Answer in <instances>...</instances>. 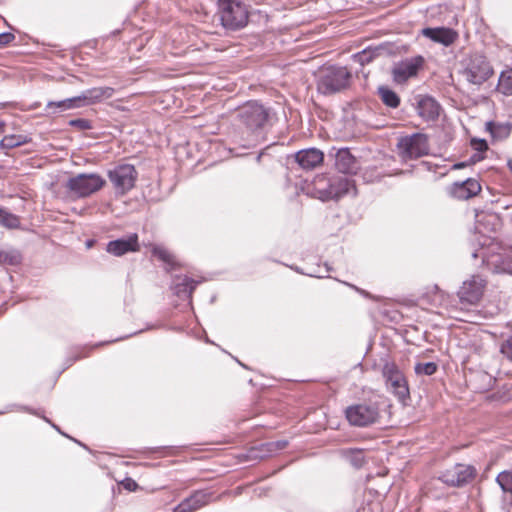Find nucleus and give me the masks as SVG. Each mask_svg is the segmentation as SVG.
I'll list each match as a JSON object with an SVG mask.
<instances>
[{"label": "nucleus", "mask_w": 512, "mask_h": 512, "mask_svg": "<svg viewBox=\"0 0 512 512\" xmlns=\"http://www.w3.org/2000/svg\"><path fill=\"white\" fill-rule=\"evenodd\" d=\"M352 75L346 67L329 66L321 70L317 89L324 95H331L349 87Z\"/></svg>", "instance_id": "obj_1"}, {"label": "nucleus", "mask_w": 512, "mask_h": 512, "mask_svg": "<svg viewBox=\"0 0 512 512\" xmlns=\"http://www.w3.org/2000/svg\"><path fill=\"white\" fill-rule=\"evenodd\" d=\"M222 25L230 30H238L248 23L249 12L246 5L239 0H218Z\"/></svg>", "instance_id": "obj_2"}, {"label": "nucleus", "mask_w": 512, "mask_h": 512, "mask_svg": "<svg viewBox=\"0 0 512 512\" xmlns=\"http://www.w3.org/2000/svg\"><path fill=\"white\" fill-rule=\"evenodd\" d=\"M345 416L350 425L367 427L379 421L380 407L376 401L368 399L348 406L345 409Z\"/></svg>", "instance_id": "obj_3"}, {"label": "nucleus", "mask_w": 512, "mask_h": 512, "mask_svg": "<svg viewBox=\"0 0 512 512\" xmlns=\"http://www.w3.org/2000/svg\"><path fill=\"white\" fill-rule=\"evenodd\" d=\"M396 147L402 160L418 159L429 154V136L421 132L405 135L398 139Z\"/></svg>", "instance_id": "obj_4"}, {"label": "nucleus", "mask_w": 512, "mask_h": 512, "mask_svg": "<svg viewBox=\"0 0 512 512\" xmlns=\"http://www.w3.org/2000/svg\"><path fill=\"white\" fill-rule=\"evenodd\" d=\"M314 196L326 201L339 199L348 194L351 189H355L353 183L344 177L334 178L329 181L324 175H319L314 179Z\"/></svg>", "instance_id": "obj_5"}, {"label": "nucleus", "mask_w": 512, "mask_h": 512, "mask_svg": "<svg viewBox=\"0 0 512 512\" xmlns=\"http://www.w3.org/2000/svg\"><path fill=\"white\" fill-rule=\"evenodd\" d=\"M382 376L386 386L397 399L406 403L410 399V390L407 378L394 361H387L382 368Z\"/></svg>", "instance_id": "obj_6"}, {"label": "nucleus", "mask_w": 512, "mask_h": 512, "mask_svg": "<svg viewBox=\"0 0 512 512\" xmlns=\"http://www.w3.org/2000/svg\"><path fill=\"white\" fill-rule=\"evenodd\" d=\"M105 180L97 174H79L70 178L66 188L78 197H86L100 190Z\"/></svg>", "instance_id": "obj_7"}, {"label": "nucleus", "mask_w": 512, "mask_h": 512, "mask_svg": "<svg viewBox=\"0 0 512 512\" xmlns=\"http://www.w3.org/2000/svg\"><path fill=\"white\" fill-rule=\"evenodd\" d=\"M104 96V92L100 88H94L84 92L80 96L64 99L61 101H50L46 105L47 113L55 114L58 111H65L73 108H78L85 103H91L99 100Z\"/></svg>", "instance_id": "obj_8"}, {"label": "nucleus", "mask_w": 512, "mask_h": 512, "mask_svg": "<svg viewBox=\"0 0 512 512\" xmlns=\"http://www.w3.org/2000/svg\"><path fill=\"white\" fill-rule=\"evenodd\" d=\"M477 475L474 466L468 464L457 463L447 468L441 475L440 479L451 487H462L470 483Z\"/></svg>", "instance_id": "obj_9"}, {"label": "nucleus", "mask_w": 512, "mask_h": 512, "mask_svg": "<svg viewBox=\"0 0 512 512\" xmlns=\"http://www.w3.org/2000/svg\"><path fill=\"white\" fill-rule=\"evenodd\" d=\"M243 124L250 130L261 129L267 122L268 111L257 102L246 103L239 114Z\"/></svg>", "instance_id": "obj_10"}, {"label": "nucleus", "mask_w": 512, "mask_h": 512, "mask_svg": "<svg viewBox=\"0 0 512 512\" xmlns=\"http://www.w3.org/2000/svg\"><path fill=\"white\" fill-rule=\"evenodd\" d=\"M466 79L475 85H481L493 75V69L484 56L476 55L464 71Z\"/></svg>", "instance_id": "obj_11"}, {"label": "nucleus", "mask_w": 512, "mask_h": 512, "mask_svg": "<svg viewBox=\"0 0 512 512\" xmlns=\"http://www.w3.org/2000/svg\"><path fill=\"white\" fill-rule=\"evenodd\" d=\"M485 287V280L478 275H473L470 279L464 281L458 290L457 294L460 302L470 305L477 304L484 294Z\"/></svg>", "instance_id": "obj_12"}, {"label": "nucleus", "mask_w": 512, "mask_h": 512, "mask_svg": "<svg viewBox=\"0 0 512 512\" xmlns=\"http://www.w3.org/2000/svg\"><path fill=\"white\" fill-rule=\"evenodd\" d=\"M423 64L424 58L422 56H416L399 63L392 71L394 81L398 84H404L410 78L416 77Z\"/></svg>", "instance_id": "obj_13"}, {"label": "nucleus", "mask_w": 512, "mask_h": 512, "mask_svg": "<svg viewBox=\"0 0 512 512\" xmlns=\"http://www.w3.org/2000/svg\"><path fill=\"white\" fill-rule=\"evenodd\" d=\"M482 190L481 184L474 178L455 182L449 187V193L458 200H468L477 196Z\"/></svg>", "instance_id": "obj_14"}, {"label": "nucleus", "mask_w": 512, "mask_h": 512, "mask_svg": "<svg viewBox=\"0 0 512 512\" xmlns=\"http://www.w3.org/2000/svg\"><path fill=\"white\" fill-rule=\"evenodd\" d=\"M421 34L433 42L440 43L444 46L452 45L459 37L457 31L447 27H427L422 29Z\"/></svg>", "instance_id": "obj_15"}, {"label": "nucleus", "mask_w": 512, "mask_h": 512, "mask_svg": "<svg viewBox=\"0 0 512 512\" xmlns=\"http://www.w3.org/2000/svg\"><path fill=\"white\" fill-rule=\"evenodd\" d=\"M295 160L301 168L312 170L323 163L324 153L316 148L303 149L295 154Z\"/></svg>", "instance_id": "obj_16"}, {"label": "nucleus", "mask_w": 512, "mask_h": 512, "mask_svg": "<svg viewBox=\"0 0 512 512\" xmlns=\"http://www.w3.org/2000/svg\"><path fill=\"white\" fill-rule=\"evenodd\" d=\"M335 167L343 174H355L358 170V162L348 148H342L336 153Z\"/></svg>", "instance_id": "obj_17"}, {"label": "nucleus", "mask_w": 512, "mask_h": 512, "mask_svg": "<svg viewBox=\"0 0 512 512\" xmlns=\"http://www.w3.org/2000/svg\"><path fill=\"white\" fill-rule=\"evenodd\" d=\"M416 109L421 118L435 120L439 116L440 105L430 96H419Z\"/></svg>", "instance_id": "obj_18"}, {"label": "nucleus", "mask_w": 512, "mask_h": 512, "mask_svg": "<svg viewBox=\"0 0 512 512\" xmlns=\"http://www.w3.org/2000/svg\"><path fill=\"white\" fill-rule=\"evenodd\" d=\"M109 179L121 195L125 194V183L128 179V166L119 165L109 171Z\"/></svg>", "instance_id": "obj_19"}, {"label": "nucleus", "mask_w": 512, "mask_h": 512, "mask_svg": "<svg viewBox=\"0 0 512 512\" xmlns=\"http://www.w3.org/2000/svg\"><path fill=\"white\" fill-rule=\"evenodd\" d=\"M151 253L158 260L166 264L169 268L174 269L178 266L176 257L166 247L160 245H151Z\"/></svg>", "instance_id": "obj_20"}, {"label": "nucleus", "mask_w": 512, "mask_h": 512, "mask_svg": "<svg viewBox=\"0 0 512 512\" xmlns=\"http://www.w3.org/2000/svg\"><path fill=\"white\" fill-rule=\"evenodd\" d=\"M445 298V292L436 284L427 286L422 294V299L432 305H441L445 301Z\"/></svg>", "instance_id": "obj_21"}, {"label": "nucleus", "mask_w": 512, "mask_h": 512, "mask_svg": "<svg viewBox=\"0 0 512 512\" xmlns=\"http://www.w3.org/2000/svg\"><path fill=\"white\" fill-rule=\"evenodd\" d=\"M377 94L387 107L397 108L400 105V97L396 92L386 86H380L377 90Z\"/></svg>", "instance_id": "obj_22"}, {"label": "nucleus", "mask_w": 512, "mask_h": 512, "mask_svg": "<svg viewBox=\"0 0 512 512\" xmlns=\"http://www.w3.org/2000/svg\"><path fill=\"white\" fill-rule=\"evenodd\" d=\"M212 493L205 490H197L190 497L186 498L193 508L198 509L208 505L211 501Z\"/></svg>", "instance_id": "obj_23"}, {"label": "nucleus", "mask_w": 512, "mask_h": 512, "mask_svg": "<svg viewBox=\"0 0 512 512\" xmlns=\"http://www.w3.org/2000/svg\"><path fill=\"white\" fill-rule=\"evenodd\" d=\"M20 223V218L17 215L0 207V226L7 229H17L20 227Z\"/></svg>", "instance_id": "obj_24"}, {"label": "nucleus", "mask_w": 512, "mask_h": 512, "mask_svg": "<svg viewBox=\"0 0 512 512\" xmlns=\"http://www.w3.org/2000/svg\"><path fill=\"white\" fill-rule=\"evenodd\" d=\"M106 250L114 256H122L128 252V239L110 241Z\"/></svg>", "instance_id": "obj_25"}, {"label": "nucleus", "mask_w": 512, "mask_h": 512, "mask_svg": "<svg viewBox=\"0 0 512 512\" xmlns=\"http://www.w3.org/2000/svg\"><path fill=\"white\" fill-rule=\"evenodd\" d=\"M22 260V256L18 250H0V264L18 265Z\"/></svg>", "instance_id": "obj_26"}, {"label": "nucleus", "mask_w": 512, "mask_h": 512, "mask_svg": "<svg viewBox=\"0 0 512 512\" xmlns=\"http://www.w3.org/2000/svg\"><path fill=\"white\" fill-rule=\"evenodd\" d=\"M196 282L188 277H184L181 279L176 285V292L178 295L185 294L187 297H191L193 291L195 290Z\"/></svg>", "instance_id": "obj_27"}, {"label": "nucleus", "mask_w": 512, "mask_h": 512, "mask_svg": "<svg viewBox=\"0 0 512 512\" xmlns=\"http://www.w3.org/2000/svg\"><path fill=\"white\" fill-rule=\"evenodd\" d=\"M497 89L504 95H512V73H501Z\"/></svg>", "instance_id": "obj_28"}, {"label": "nucleus", "mask_w": 512, "mask_h": 512, "mask_svg": "<svg viewBox=\"0 0 512 512\" xmlns=\"http://www.w3.org/2000/svg\"><path fill=\"white\" fill-rule=\"evenodd\" d=\"M25 141L21 135H7L0 141V147L3 149H12L20 146Z\"/></svg>", "instance_id": "obj_29"}, {"label": "nucleus", "mask_w": 512, "mask_h": 512, "mask_svg": "<svg viewBox=\"0 0 512 512\" xmlns=\"http://www.w3.org/2000/svg\"><path fill=\"white\" fill-rule=\"evenodd\" d=\"M414 369L417 375L431 376L437 372L438 365L435 362L417 363Z\"/></svg>", "instance_id": "obj_30"}, {"label": "nucleus", "mask_w": 512, "mask_h": 512, "mask_svg": "<svg viewBox=\"0 0 512 512\" xmlns=\"http://www.w3.org/2000/svg\"><path fill=\"white\" fill-rule=\"evenodd\" d=\"M496 481L500 485V487L503 489V491L512 494V472H510V471L501 472L497 476Z\"/></svg>", "instance_id": "obj_31"}, {"label": "nucleus", "mask_w": 512, "mask_h": 512, "mask_svg": "<svg viewBox=\"0 0 512 512\" xmlns=\"http://www.w3.org/2000/svg\"><path fill=\"white\" fill-rule=\"evenodd\" d=\"M288 446V442L286 440H277L268 442L262 445L263 448L269 453H275L277 451L283 450Z\"/></svg>", "instance_id": "obj_32"}, {"label": "nucleus", "mask_w": 512, "mask_h": 512, "mask_svg": "<svg viewBox=\"0 0 512 512\" xmlns=\"http://www.w3.org/2000/svg\"><path fill=\"white\" fill-rule=\"evenodd\" d=\"M510 390V388L503 387V390L493 394L492 398L500 402H509L511 400Z\"/></svg>", "instance_id": "obj_33"}, {"label": "nucleus", "mask_w": 512, "mask_h": 512, "mask_svg": "<svg viewBox=\"0 0 512 512\" xmlns=\"http://www.w3.org/2000/svg\"><path fill=\"white\" fill-rule=\"evenodd\" d=\"M501 353L512 360V337L508 338L501 346Z\"/></svg>", "instance_id": "obj_34"}, {"label": "nucleus", "mask_w": 512, "mask_h": 512, "mask_svg": "<svg viewBox=\"0 0 512 512\" xmlns=\"http://www.w3.org/2000/svg\"><path fill=\"white\" fill-rule=\"evenodd\" d=\"M196 510L189 503L187 499H184L178 506H176L173 512H195Z\"/></svg>", "instance_id": "obj_35"}, {"label": "nucleus", "mask_w": 512, "mask_h": 512, "mask_svg": "<svg viewBox=\"0 0 512 512\" xmlns=\"http://www.w3.org/2000/svg\"><path fill=\"white\" fill-rule=\"evenodd\" d=\"M71 126L78 127L81 130H86L91 128L90 122L86 119H74L70 121Z\"/></svg>", "instance_id": "obj_36"}, {"label": "nucleus", "mask_w": 512, "mask_h": 512, "mask_svg": "<svg viewBox=\"0 0 512 512\" xmlns=\"http://www.w3.org/2000/svg\"><path fill=\"white\" fill-rule=\"evenodd\" d=\"M499 268L501 271L512 275V256L503 259Z\"/></svg>", "instance_id": "obj_37"}, {"label": "nucleus", "mask_w": 512, "mask_h": 512, "mask_svg": "<svg viewBox=\"0 0 512 512\" xmlns=\"http://www.w3.org/2000/svg\"><path fill=\"white\" fill-rule=\"evenodd\" d=\"M15 39L14 34L5 32L0 34V48H3L10 44Z\"/></svg>", "instance_id": "obj_38"}, {"label": "nucleus", "mask_w": 512, "mask_h": 512, "mask_svg": "<svg viewBox=\"0 0 512 512\" xmlns=\"http://www.w3.org/2000/svg\"><path fill=\"white\" fill-rule=\"evenodd\" d=\"M472 147L479 152H484L488 149L487 142L485 140H472L471 142Z\"/></svg>", "instance_id": "obj_39"}, {"label": "nucleus", "mask_w": 512, "mask_h": 512, "mask_svg": "<svg viewBox=\"0 0 512 512\" xmlns=\"http://www.w3.org/2000/svg\"><path fill=\"white\" fill-rule=\"evenodd\" d=\"M138 237L136 234L130 235V252L139 251Z\"/></svg>", "instance_id": "obj_40"}, {"label": "nucleus", "mask_w": 512, "mask_h": 512, "mask_svg": "<svg viewBox=\"0 0 512 512\" xmlns=\"http://www.w3.org/2000/svg\"><path fill=\"white\" fill-rule=\"evenodd\" d=\"M129 486H130V492L135 491L138 487L137 483L135 481H133L131 478H130Z\"/></svg>", "instance_id": "obj_41"}, {"label": "nucleus", "mask_w": 512, "mask_h": 512, "mask_svg": "<svg viewBox=\"0 0 512 512\" xmlns=\"http://www.w3.org/2000/svg\"><path fill=\"white\" fill-rule=\"evenodd\" d=\"M120 485H121L124 489L128 490V477H126V478H124L123 480H121V481H120Z\"/></svg>", "instance_id": "obj_42"}, {"label": "nucleus", "mask_w": 512, "mask_h": 512, "mask_svg": "<svg viewBox=\"0 0 512 512\" xmlns=\"http://www.w3.org/2000/svg\"><path fill=\"white\" fill-rule=\"evenodd\" d=\"M463 167H465L464 163H458V164L454 165V168H456V169L463 168Z\"/></svg>", "instance_id": "obj_43"}, {"label": "nucleus", "mask_w": 512, "mask_h": 512, "mask_svg": "<svg viewBox=\"0 0 512 512\" xmlns=\"http://www.w3.org/2000/svg\"><path fill=\"white\" fill-rule=\"evenodd\" d=\"M134 171V167L130 165V176H129V179H130V182L132 181L133 179V176H132V172Z\"/></svg>", "instance_id": "obj_44"}, {"label": "nucleus", "mask_w": 512, "mask_h": 512, "mask_svg": "<svg viewBox=\"0 0 512 512\" xmlns=\"http://www.w3.org/2000/svg\"><path fill=\"white\" fill-rule=\"evenodd\" d=\"M361 293H362L365 297H369V298H371V295H370L368 292H366V291H361Z\"/></svg>", "instance_id": "obj_45"}, {"label": "nucleus", "mask_w": 512, "mask_h": 512, "mask_svg": "<svg viewBox=\"0 0 512 512\" xmlns=\"http://www.w3.org/2000/svg\"><path fill=\"white\" fill-rule=\"evenodd\" d=\"M508 167H509L510 171L512 172V162L511 161L508 163Z\"/></svg>", "instance_id": "obj_46"}, {"label": "nucleus", "mask_w": 512, "mask_h": 512, "mask_svg": "<svg viewBox=\"0 0 512 512\" xmlns=\"http://www.w3.org/2000/svg\"><path fill=\"white\" fill-rule=\"evenodd\" d=\"M92 244H93V241H88V242H87V246H88V247H91V246H92Z\"/></svg>", "instance_id": "obj_47"}]
</instances>
